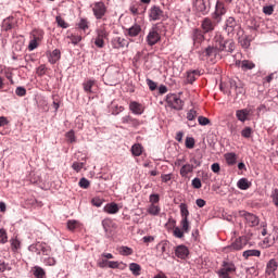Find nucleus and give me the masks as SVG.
<instances>
[{
	"label": "nucleus",
	"mask_w": 278,
	"mask_h": 278,
	"mask_svg": "<svg viewBox=\"0 0 278 278\" xmlns=\"http://www.w3.org/2000/svg\"><path fill=\"white\" fill-rule=\"evenodd\" d=\"M251 233L243 235L237 238L230 245L224 248L225 253H231V251H242L247 244H249V240H251Z\"/></svg>",
	"instance_id": "obj_3"
},
{
	"label": "nucleus",
	"mask_w": 278,
	"mask_h": 278,
	"mask_svg": "<svg viewBox=\"0 0 278 278\" xmlns=\"http://www.w3.org/2000/svg\"><path fill=\"white\" fill-rule=\"evenodd\" d=\"M129 270L132 271V275H135L136 277H138V275H140V265L136 264V263H131L129 265Z\"/></svg>",
	"instance_id": "obj_40"
},
{
	"label": "nucleus",
	"mask_w": 278,
	"mask_h": 278,
	"mask_svg": "<svg viewBox=\"0 0 278 278\" xmlns=\"http://www.w3.org/2000/svg\"><path fill=\"white\" fill-rule=\"evenodd\" d=\"M197 77H201V72L199 70H193L187 73V84H194Z\"/></svg>",
	"instance_id": "obj_26"
},
{
	"label": "nucleus",
	"mask_w": 278,
	"mask_h": 278,
	"mask_svg": "<svg viewBox=\"0 0 278 278\" xmlns=\"http://www.w3.org/2000/svg\"><path fill=\"white\" fill-rule=\"evenodd\" d=\"M94 84H97V81L92 79H87L83 83V88L87 94H92V88H94Z\"/></svg>",
	"instance_id": "obj_28"
},
{
	"label": "nucleus",
	"mask_w": 278,
	"mask_h": 278,
	"mask_svg": "<svg viewBox=\"0 0 278 278\" xmlns=\"http://www.w3.org/2000/svg\"><path fill=\"white\" fill-rule=\"evenodd\" d=\"M236 264L232 261L225 260L222 262L220 268L216 271L219 278H233L236 275Z\"/></svg>",
	"instance_id": "obj_2"
},
{
	"label": "nucleus",
	"mask_w": 278,
	"mask_h": 278,
	"mask_svg": "<svg viewBox=\"0 0 278 278\" xmlns=\"http://www.w3.org/2000/svg\"><path fill=\"white\" fill-rule=\"evenodd\" d=\"M78 185L80 188H84V190H88V188H90V180L86 178H81Z\"/></svg>",
	"instance_id": "obj_46"
},
{
	"label": "nucleus",
	"mask_w": 278,
	"mask_h": 278,
	"mask_svg": "<svg viewBox=\"0 0 278 278\" xmlns=\"http://www.w3.org/2000/svg\"><path fill=\"white\" fill-rule=\"evenodd\" d=\"M225 14H227V9L225 8V3L217 1L215 7V12L213 13V21H216V23H220Z\"/></svg>",
	"instance_id": "obj_8"
},
{
	"label": "nucleus",
	"mask_w": 278,
	"mask_h": 278,
	"mask_svg": "<svg viewBox=\"0 0 278 278\" xmlns=\"http://www.w3.org/2000/svg\"><path fill=\"white\" fill-rule=\"evenodd\" d=\"M93 16L99 21L108 14V7L103 2H96L92 7Z\"/></svg>",
	"instance_id": "obj_7"
},
{
	"label": "nucleus",
	"mask_w": 278,
	"mask_h": 278,
	"mask_svg": "<svg viewBox=\"0 0 278 278\" xmlns=\"http://www.w3.org/2000/svg\"><path fill=\"white\" fill-rule=\"evenodd\" d=\"M175 255L176 257H179V260H186V257L190 255V251L186 245H178L175 249Z\"/></svg>",
	"instance_id": "obj_18"
},
{
	"label": "nucleus",
	"mask_w": 278,
	"mask_h": 278,
	"mask_svg": "<svg viewBox=\"0 0 278 278\" xmlns=\"http://www.w3.org/2000/svg\"><path fill=\"white\" fill-rule=\"evenodd\" d=\"M194 172V165L193 164H185L181 168H180V175L182 177H188V175H190V173Z\"/></svg>",
	"instance_id": "obj_29"
},
{
	"label": "nucleus",
	"mask_w": 278,
	"mask_h": 278,
	"mask_svg": "<svg viewBox=\"0 0 278 278\" xmlns=\"http://www.w3.org/2000/svg\"><path fill=\"white\" fill-rule=\"evenodd\" d=\"M72 168L76 170V173H79L81 168H84V163L74 162Z\"/></svg>",
	"instance_id": "obj_60"
},
{
	"label": "nucleus",
	"mask_w": 278,
	"mask_h": 278,
	"mask_svg": "<svg viewBox=\"0 0 278 278\" xmlns=\"http://www.w3.org/2000/svg\"><path fill=\"white\" fill-rule=\"evenodd\" d=\"M147 212L148 214H150V216H160V212H162V207H160V205L157 204H150Z\"/></svg>",
	"instance_id": "obj_30"
},
{
	"label": "nucleus",
	"mask_w": 278,
	"mask_h": 278,
	"mask_svg": "<svg viewBox=\"0 0 278 278\" xmlns=\"http://www.w3.org/2000/svg\"><path fill=\"white\" fill-rule=\"evenodd\" d=\"M97 37L102 38L103 40H108L110 33L108 31L106 25L102 24L97 30Z\"/></svg>",
	"instance_id": "obj_25"
},
{
	"label": "nucleus",
	"mask_w": 278,
	"mask_h": 278,
	"mask_svg": "<svg viewBox=\"0 0 278 278\" xmlns=\"http://www.w3.org/2000/svg\"><path fill=\"white\" fill-rule=\"evenodd\" d=\"M77 220H68L67 222V229H70V231H75V229H77Z\"/></svg>",
	"instance_id": "obj_57"
},
{
	"label": "nucleus",
	"mask_w": 278,
	"mask_h": 278,
	"mask_svg": "<svg viewBox=\"0 0 278 278\" xmlns=\"http://www.w3.org/2000/svg\"><path fill=\"white\" fill-rule=\"evenodd\" d=\"M205 33L199 28H194L192 31V40H193V47L195 49H199L201 47V42H204L205 40Z\"/></svg>",
	"instance_id": "obj_11"
},
{
	"label": "nucleus",
	"mask_w": 278,
	"mask_h": 278,
	"mask_svg": "<svg viewBox=\"0 0 278 278\" xmlns=\"http://www.w3.org/2000/svg\"><path fill=\"white\" fill-rule=\"evenodd\" d=\"M240 216L244 218L249 227H257V225H260V218L254 214L242 211L240 212Z\"/></svg>",
	"instance_id": "obj_10"
},
{
	"label": "nucleus",
	"mask_w": 278,
	"mask_h": 278,
	"mask_svg": "<svg viewBox=\"0 0 278 278\" xmlns=\"http://www.w3.org/2000/svg\"><path fill=\"white\" fill-rule=\"evenodd\" d=\"M197 116H199V113H197V110L191 109L187 112V119L190 122L189 127H197Z\"/></svg>",
	"instance_id": "obj_23"
},
{
	"label": "nucleus",
	"mask_w": 278,
	"mask_h": 278,
	"mask_svg": "<svg viewBox=\"0 0 278 278\" xmlns=\"http://www.w3.org/2000/svg\"><path fill=\"white\" fill-rule=\"evenodd\" d=\"M119 210L121 207H118V204H116L115 202H111L104 206L103 212H105L106 214H118Z\"/></svg>",
	"instance_id": "obj_22"
},
{
	"label": "nucleus",
	"mask_w": 278,
	"mask_h": 278,
	"mask_svg": "<svg viewBox=\"0 0 278 278\" xmlns=\"http://www.w3.org/2000/svg\"><path fill=\"white\" fill-rule=\"evenodd\" d=\"M8 242V232L4 229H0V243L5 244Z\"/></svg>",
	"instance_id": "obj_53"
},
{
	"label": "nucleus",
	"mask_w": 278,
	"mask_h": 278,
	"mask_svg": "<svg viewBox=\"0 0 278 278\" xmlns=\"http://www.w3.org/2000/svg\"><path fill=\"white\" fill-rule=\"evenodd\" d=\"M200 60H210L214 62L217 58H220V52L213 46H208L206 49L199 51Z\"/></svg>",
	"instance_id": "obj_4"
},
{
	"label": "nucleus",
	"mask_w": 278,
	"mask_h": 278,
	"mask_svg": "<svg viewBox=\"0 0 278 278\" xmlns=\"http://www.w3.org/2000/svg\"><path fill=\"white\" fill-rule=\"evenodd\" d=\"M129 108L132 114H140V104L138 102H130Z\"/></svg>",
	"instance_id": "obj_41"
},
{
	"label": "nucleus",
	"mask_w": 278,
	"mask_h": 278,
	"mask_svg": "<svg viewBox=\"0 0 278 278\" xmlns=\"http://www.w3.org/2000/svg\"><path fill=\"white\" fill-rule=\"evenodd\" d=\"M180 207V216L182 219H188V216H190V211H188V204L181 203L179 205Z\"/></svg>",
	"instance_id": "obj_35"
},
{
	"label": "nucleus",
	"mask_w": 278,
	"mask_h": 278,
	"mask_svg": "<svg viewBox=\"0 0 278 278\" xmlns=\"http://www.w3.org/2000/svg\"><path fill=\"white\" fill-rule=\"evenodd\" d=\"M193 10L198 14L205 16L207 14V0H193L192 1Z\"/></svg>",
	"instance_id": "obj_9"
},
{
	"label": "nucleus",
	"mask_w": 278,
	"mask_h": 278,
	"mask_svg": "<svg viewBox=\"0 0 278 278\" xmlns=\"http://www.w3.org/2000/svg\"><path fill=\"white\" fill-rule=\"evenodd\" d=\"M174 236H175L176 238H184V232H182L181 228L175 227V228H174Z\"/></svg>",
	"instance_id": "obj_62"
},
{
	"label": "nucleus",
	"mask_w": 278,
	"mask_h": 278,
	"mask_svg": "<svg viewBox=\"0 0 278 278\" xmlns=\"http://www.w3.org/2000/svg\"><path fill=\"white\" fill-rule=\"evenodd\" d=\"M270 199L275 207H278V189L277 188L271 190Z\"/></svg>",
	"instance_id": "obj_39"
},
{
	"label": "nucleus",
	"mask_w": 278,
	"mask_h": 278,
	"mask_svg": "<svg viewBox=\"0 0 278 278\" xmlns=\"http://www.w3.org/2000/svg\"><path fill=\"white\" fill-rule=\"evenodd\" d=\"M225 160L229 166H233V164H236L238 160V156L236 155V153L230 152L225 154Z\"/></svg>",
	"instance_id": "obj_32"
},
{
	"label": "nucleus",
	"mask_w": 278,
	"mask_h": 278,
	"mask_svg": "<svg viewBox=\"0 0 278 278\" xmlns=\"http://www.w3.org/2000/svg\"><path fill=\"white\" fill-rule=\"evenodd\" d=\"M11 249L12 251H18V249H21V241H18V239H12Z\"/></svg>",
	"instance_id": "obj_48"
},
{
	"label": "nucleus",
	"mask_w": 278,
	"mask_h": 278,
	"mask_svg": "<svg viewBox=\"0 0 278 278\" xmlns=\"http://www.w3.org/2000/svg\"><path fill=\"white\" fill-rule=\"evenodd\" d=\"M230 86H231V88H233L236 90L237 94H244V88L243 87H238L236 81L231 80Z\"/></svg>",
	"instance_id": "obj_45"
},
{
	"label": "nucleus",
	"mask_w": 278,
	"mask_h": 278,
	"mask_svg": "<svg viewBox=\"0 0 278 278\" xmlns=\"http://www.w3.org/2000/svg\"><path fill=\"white\" fill-rule=\"evenodd\" d=\"M30 38L28 50L34 51L35 49H38V45L42 41V38H45V31L41 29H34Z\"/></svg>",
	"instance_id": "obj_6"
},
{
	"label": "nucleus",
	"mask_w": 278,
	"mask_h": 278,
	"mask_svg": "<svg viewBox=\"0 0 278 278\" xmlns=\"http://www.w3.org/2000/svg\"><path fill=\"white\" fill-rule=\"evenodd\" d=\"M251 186H252L251 181H249V179L247 178H241L237 182V187L239 188V190H249Z\"/></svg>",
	"instance_id": "obj_31"
},
{
	"label": "nucleus",
	"mask_w": 278,
	"mask_h": 278,
	"mask_svg": "<svg viewBox=\"0 0 278 278\" xmlns=\"http://www.w3.org/2000/svg\"><path fill=\"white\" fill-rule=\"evenodd\" d=\"M236 66H239L243 73H247V71H253V68H255V63H253V61L243 60L237 61Z\"/></svg>",
	"instance_id": "obj_16"
},
{
	"label": "nucleus",
	"mask_w": 278,
	"mask_h": 278,
	"mask_svg": "<svg viewBox=\"0 0 278 278\" xmlns=\"http://www.w3.org/2000/svg\"><path fill=\"white\" fill-rule=\"evenodd\" d=\"M260 255H262L260 250H248L243 252V257L245 260H249V257H260Z\"/></svg>",
	"instance_id": "obj_33"
},
{
	"label": "nucleus",
	"mask_w": 278,
	"mask_h": 278,
	"mask_svg": "<svg viewBox=\"0 0 278 278\" xmlns=\"http://www.w3.org/2000/svg\"><path fill=\"white\" fill-rule=\"evenodd\" d=\"M241 136H242V138H251V136H253V128H251V127H245V128L241 131Z\"/></svg>",
	"instance_id": "obj_43"
},
{
	"label": "nucleus",
	"mask_w": 278,
	"mask_h": 278,
	"mask_svg": "<svg viewBox=\"0 0 278 278\" xmlns=\"http://www.w3.org/2000/svg\"><path fill=\"white\" fill-rule=\"evenodd\" d=\"M119 255H132L134 250L129 247L122 245L117 249Z\"/></svg>",
	"instance_id": "obj_36"
},
{
	"label": "nucleus",
	"mask_w": 278,
	"mask_h": 278,
	"mask_svg": "<svg viewBox=\"0 0 278 278\" xmlns=\"http://www.w3.org/2000/svg\"><path fill=\"white\" fill-rule=\"evenodd\" d=\"M277 268H278L277 261L275 258L269 260L266 265L267 275H273V273H275V270H277Z\"/></svg>",
	"instance_id": "obj_27"
},
{
	"label": "nucleus",
	"mask_w": 278,
	"mask_h": 278,
	"mask_svg": "<svg viewBox=\"0 0 278 278\" xmlns=\"http://www.w3.org/2000/svg\"><path fill=\"white\" fill-rule=\"evenodd\" d=\"M263 12L264 14H267V16H270L273 12H275V9L273 8V5H267L263 8Z\"/></svg>",
	"instance_id": "obj_61"
},
{
	"label": "nucleus",
	"mask_w": 278,
	"mask_h": 278,
	"mask_svg": "<svg viewBox=\"0 0 278 278\" xmlns=\"http://www.w3.org/2000/svg\"><path fill=\"white\" fill-rule=\"evenodd\" d=\"M251 115V110L249 109H241L236 111V116L238 121L241 123H245V121H249V116Z\"/></svg>",
	"instance_id": "obj_19"
},
{
	"label": "nucleus",
	"mask_w": 278,
	"mask_h": 278,
	"mask_svg": "<svg viewBox=\"0 0 278 278\" xmlns=\"http://www.w3.org/2000/svg\"><path fill=\"white\" fill-rule=\"evenodd\" d=\"M66 138H67L68 142H71V143L75 142V140H76L75 139V131H73V130L68 131L66 134Z\"/></svg>",
	"instance_id": "obj_63"
},
{
	"label": "nucleus",
	"mask_w": 278,
	"mask_h": 278,
	"mask_svg": "<svg viewBox=\"0 0 278 278\" xmlns=\"http://www.w3.org/2000/svg\"><path fill=\"white\" fill-rule=\"evenodd\" d=\"M37 75L39 77H42L43 75H47V65L41 64L38 68H37Z\"/></svg>",
	"instance_id": "obj_52"
},
{
	"label": "nucleus",
	"mask_w": 278,
	"mask_h": 278,
	"mask_svg": "<svg viewBox=\"0 0 278 278\" xmlns=\"http://www.w3.org/2000/svg\"><path fill=\"white\" fill-rule=\"evenodd\" d=\"M150 203H151V205H157V203H160V195L159 194H151L150 195Z\"/></svg>",
	"instance_id": "obj_58"
},
{
	"label": "nucleus",
	"mask_w": 278,
	"mask_h": 278,
	"mask_svg": "<svg viewBox=\"0 0 278 278\" xmlns=\"http://www.w3.org/2000/svg\"><path fill=\"white\" fill-rule=\"evenodd\" d=\"M213 47L220 53L227 51V53H233L236 51V42L231 39L225 40L223 35H216L214 37Z\"/></svg>",
	"instance_id": "obj_1"
},
{
	"label": "nucleus",
	"mask_w": 278,
	"mask_h": 278,
	"mask_svg": "<svg viewBox=\"0 0 278 278\" xmlns=\"http://www.w3.org/2000/svg\"><path fill=\"white\" fill-rule=\"evenodd\" d=\"M149 16L152 21H160L164 16V11L160 7L154 5L150 9Z\"/></svg>",
	"instance_id": "obj_17"
},
{
	"label": "nucleus",
	"mask_w": 278,
	"mask_h": 278,
	"mask_svg": "<svg viewBox=\"0 0 278 278\" xmlns=\"http://www.w3.org/2000/svg\"><path fill=\"white\" fill-rule=\"evenodd\" d=\"M131 153L132 155H135L136 157H138L140 155V143H135L131 147Z\"/></svg>",
	"instance_id": "obj_51"
},
{
	"label": "nucleus",
	"mask_w": 278,
	"mask_h": 278,
	"mask_svg": "<svg viewBox=\"0 0 278 278\" xmlns=\"http://www.w3.org/2000/svg\"><path fill=\"white\" fill-rule=\"evenodd\" d=\"M94 45L98 49H103L105 47V39L96 37Z\"/></svg>",
	"instance_id": "obj_49"
},
{
	"label": "nucleus",
	"mask_w": 278,
	"mask_h": 278,
	"mask_svg": "<svg viewBox=\"0 0 278 278\" xmlns=\"http://www.w3.org/2000/svg\"><path fill=\"white\" fill-rule=\"evenodd\" d=\"M62 58V52L59 49H54L52 52H50L48 60L50 64H56L60 62V59Z\"/></svg>",
	"instance_id": "obj_21"
},
{
	"label": "nucleus",
	"mask_w": 278,
	"mask_h": 278,
	"mask_svg": "<svg viewBox=\"0 0 278 278\" xmlns=\"http://www.w3.org/2000/svg\"><path fill=\"white\" fill-rule=\"evenodd\" d=\"M92 205H94V207H101L103 205V199L101 198H93L91 200Z\"/></svg>",
	"instance_id": "obj_56"
},
{
	"label": "nucleus",
	"mask_w": 278,
	"mask_h": 278,
	"mask_svg": "<svg viewBox=\"0 0 278 278\" xmlns=\"http://www.w3.org/2000/svg\"><path fill=\"white\" fill-rule=\"evenodd\" d=\"M139 34H140L139 25H135L128 29V36H130V38H136V36H138Z\"/></svg>",
	"instance_id": "obj_37"
},
{
	"label": "nucleus",
	"mask_w": 278,
	"mask_h": 278,
	"mask_svg": "<svg viewBox=\"0 0 278 278\" xmlns=\"http://www.w3.org/2000/svg\"><path fill=\"white\" fill-rule=\"evenodd\" d=\"M166 103L168 108H172V110H176L177 112H180V110H184L185 102L179 98V96L175 93H169L166 97Z\"/></svg>",
	"instance_id": "obj_5"
},
{
	"label": "nucleus",
	"mask_w": 278,
	"mask_h": 278,
	"mask_svg": "<svg viewBox=\"0 0 278 278\" xmlns=\"http://www.w3.org/2000/svg\"><path fill=\"white\" fill-rule=\"evenodd\" d=\"M180 225L185 233H188V231H190V223L188 222V219H181Z\"/></svg>",
	"instance_id": "obj_47"
},
{
	"label": "nucleus",
	"mask_w": 278,
	"mask_h": 278,
	"mask_svg": "<svg viewBox=\"0 0 278 278\" xmlns=\"http://www.w3.org/2000/svg\"><path fill=\"white\" fill-rule=\"evenodd\" d=\"M185 144L187 149H194V138L187 137Z\"/></svg>",
	"instance_id": "obj_50"
},
{
	"label": "nucleus",
	"mask_w": 278,
	"mask_h": 278,
	"mask_svg": "<svg viewBox=\"0 0 278 278\" xmlns=\"http://www.w3.org/2000/svg\"><path fill=\"white\" fill-rule=\"evenodd\" d=\"M33 249H35V252L37 255H51V247H49L45 242H37Z\"/></svg>",
	"instance_id": "obj_12"
},
{
	"label": "nucleus",
	"mask_w": 278,
	"mask_h": 278,
	"mask_svg": "<svg viewBox=\"0 0 278 278\" xmlns=\"http://www.w3.org/2000/svg\"><path fill=\"white\" fill-rule=\"evenodd\" d=\"M160 40L161 37L160 33H157V28H152L147 36L148 45H150V47H153V45H157Z\"/></svg>",
	"instance_id": "obj_15"
},
{
	"label": "nucleus",
	"mask_w": 278,
	"mask_h": 278,
	"mask_svg": "<svg viewBox=\"0 0 278 278\" xmlns=\"http://www.w3.org/2000/svg\"><path fill=\"white\" fill-rule=\"evenodd\" d=\"M192 186H193L197 190H199V189L202 187L201 179H200V178H194V179L192 180Z\"/></svg>",
	"instance_id": "obj_64"
},
{
	"label": "nucleus",
	"mask_w": 278,
	"mask_h": 278,
	"mask_svg": "<svg viewBox=\"0 0 278 278\" xmlns=\"http://www.w3.org/2000/svg\"><path fill=\"white\" fill-rule=\"evenodd\" d=\"M236 25H237L236 18L228 17V20L226 21V27L233 29V27H236Z\"/></svg>",
	"instance_id": "obj_55"
},
{
	"label": "nucleus",
	"mask_w": 278,
	"mask_h": 278,
	"mask_svg": "<svg viewBox=\"0 0 278 278\" xmlns=\"http://www.w3.org/2000/svg\"><path fill=\"white\" fill-rule=\"evenodd\" d=\"M15 25L16 22L14 21V17H8L2 22V29L4 31H10L11 29H14Z\"/></svg>",
	"instance_id": "obj_24"
},
{
	"label": "nucleus",
	"mask_w": 278,
	"mask_h": 278,
	"mask_svg": "<svg viewBox=\"0 0 278 278\" xmlns=\"http://www.w3.org/2000/svg\"><path fill=\"white\" fill-rule=\"evenodd\" d=\"M104 77L108 86H116L118 81H121V73H118V71L106 73Z\"/></svg>",
	"instance_id": "obj_14"
},
{
	"label": "nucleus",
	"mask_w": 278,
	"mask_h": 278,
	"mask_svg": "<svg viewBox=\"0 0 278 278\" xmlns=\"http://www.w3.org/2000/svg\"><path fill=\"white\" fill-rule=\"evenodd\" d=\"M67 38L71 40L72 45H79V42H81L80 35H71V36H67Z\"/></svg>",
	"instance_id": "obj_44"
},
{
	"label": "nucleus",
	"mask_w": 278,
	"mask_h": 278,
	"mask_svg": "<svg viewBox=\"0 0 278 278\" xmlns=\"http://www.w3.org/2000/svg\"><path fill=\"white\" fill-rule=\"evenodd\" d=\"M112 45L114 49H123L124 47H127V45H129V42L127 41V39L123 38V37H115L112 40Z\"/></svg>",
	"instance_id": "obj_20"
},
{
	"label": "nucleus",
	"mask_w": 278,
	"mask_h": 278,
	"mask_svg": "<svg viewBox=\"0 0 278 278\" xmlns=\"http://www.w3.org/2000/svg\"><path fill=\"white\" fill-rule=\"evenodd\" d=\"M198 122H199V125H202V126L210 125V118L205 116H199Z\"/></svg>",
	"instance_id": "obj_59"
},
{
	"label": "nucleus",
	"mask_w": 278,
	"mask_h": 278,
	"mask_svg": "<svg viewBox=\"0 0 278 278\" xmlns=\"http://www.w3.org/2000/svg\"><path fill=\"white\" fill-rule=\"evenodd\" d=\"M77 26L83 31H86V29H89V27H90V22H88L87 18H80V21L78 22Z\"/></svg>",
	"instance_id": "obj_38"
},
{
	"label": "nucleus",
	"mask_w": 278,
	"mask_h": 278,
	"mask_svg": "<svg viewBox=\"0 0 278 278\" xmlns=\"http://www.w3.org/2000/svg\"><path fill=\"white\" fill-rule=\"evenodd\" d=\"M217 23H220V22H216V20L212 21V18L205 17L201 24V27L204 34H210V31H214Z\"/></svg>",
	"instance_id": "obj_13"
},
{
	"label": "nucleus",
	"mask_w": 278,
	"mask_h": 278,
	"mask_svg": "<svg viewBox=\"0 0 278 278\" xmlns=\"http://www.w3.org/2000/svg\"><path fill=\"white\" fill-rule=\"evenodd\" d=\"M33 275L36 278H46L47 277V273L45 271V269H42V267H39V266L34 267Z\"/></svg>",
	"instance_id": "obj_34"
},
{
	"label": "nucleus",
	"mask_w": 278,
	"mask_h": 278,
	"mask_svg": "<svg viewBox=\"0 0 278 278\" xmlns=\"http://www.w3.org/2000/svg\"><path fill=\"white\" fill-rule=\"evenodd\" d=\"M15 94L17 97H25V94H27V89H25V87H17L15 89Z\"/></svg>",
	"instance_id": "obj_54"
},
{
	"label": "nucleus",
	"mask_w": 278,
	"mask_h": 278,
	"mask_svg": "<svg viewBox=\"0 0 278 278\" xmlns=\"http://www.w3.org/2000/svg\"><path fill=\"white\" fill-rule=\"evenodd\" d=\"M56 23L59 27H62V29H68V23H66L62 16H56Z\"/></svg>",
	"instance_id": "obj_42"
}]
</instances>
